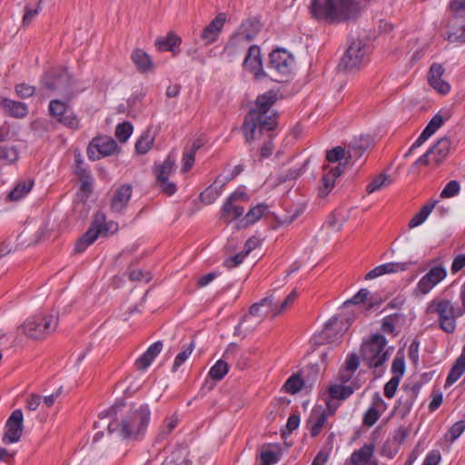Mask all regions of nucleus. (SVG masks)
Returning a JSON list of instances; mask_svg holds the SVG:
<instances>
[{
	"label": "nucleus",
	"mask_w": 465,
	"mask_h": 465,
	"mask_svg": "<svg viewBox=\"0 0 465 465\" xmlns=\"http://www.w3.org/2000/svg\"><path fill=\"white\" fill-rule=\"evenodd\" d=\"M99 417L113 418L108 423L109 433L117 432L124 440H140L146 433L151 411L146 403L127 404L124 400H117Z\"/></svg>",
	"instance_id": "1"
},
{
	"label": "nucleus",
	"mask_w": 465,
	"mask_h": 465,
	"mask_svg": "<svg viewBox=\"0 0 465 465\" xmlns=\"http://www.w3.org/2000/svg\"><path fill=\"white\" fill-rule=\"evenodd\" d=\"M276 101V94L268 92L256 99V109H252L245 116L242 133L247 143L260 139L264 132L271 133L276 125L274 114H268Z\"/></svg>",
	"instance_id": "2"
},
{
	"label": "nucleus",
	"mask_w": 465,
	"mask_h": 465,
	"mask_svg": "<svg viewBox=\"0 0 465 465\" xmlns=\"http://www.w3.org/2000/svg\"><path fill=\"white\" fill-rule=\"evenodd\" d=\"M310 9L315 19L331 24L355 20L361 11L355 0H312Z\"/></svg>",
	"instance_id": "3"
},
{
	"label": "nucleus",
	"mask_w": 465,
	"mask_h": 465,
	"mask_svg": "<svg viewBox=\"0 0 465 465\" xmlns=\"http://www.w3.org/2000/svg\"><path fill=\"white\" fill-rule=\"evenodd\" d=\"M387 340L381 334H371L364 340L361 346V358L364 364L373 370L375 376L380 377L384 371V363L389 359L386 349Z\"/></svg>",
	"instance_id": "4"
},
{
	"label": "nucleus",
	"mask_w": 465,
	"mask_h": 465,
	"mask_svg": "<svg viewBox=\"0 0 465 465\" xmlns=\"http://www.w3.org/2000/svg\"><path fill=\"white\" fill-rule=\"evenodd\" d=\"M57 324V315L37 314L26 319L19 329L30 339L42 340L54 332Z\"/></svg>",
	"instance_id": "5"
},
{
	"label": "nucleus",
	"mask_w": 465,
	"mask_h": 465,
	"mask_svg": "<svg viewBox=\"0 0 465 465\" xmlns=\"http://www.w3.org/2000/svg\"><path fill=\"white\" fill-rule=\"evenodd\" d=\"M428 312H435L438 315L439 327L446 333H453L456 330V320L463 314H460V306L455 308L451 301L448 299L433 300L430 302Z\"/></svg>",
	"instance_id": "6"
},
{
	"label": "nucleus",
	"mask_w": 465,
	"mask_h": 465,
	"mask_svg": "<svg viewBox=\"0 0 465 465\" xmlns=\"http://www.w3.org/2000/svg\"><path fill=\"white\" fill-rule=\"evenodd\" d=\"M449 8L453 15L446 25L447 39L450 42L465 43V0H450Z\"/></svg>",
	"instance_id": "7"
},
{
	"label": "nucleus",
	"mask_w": 465,
	"mask_h": 465,
	"mask_svg": "<svg viewBox=\"0 0 465 465\" xmlns=\"http://www.w3.org/2000/svg\"><path fill=\"white\" fill-rule=\"evenodd\" d=\"M269 313L273 314V295H269L260 302L253 303L250 307L249 314L244 315L239 325L235 328V332L241 333L242 324L249 322L252 317H255L257 321L245 328L246 331H252Z\"/></svg>",
	"instance_id": "8"
},
{
	"label": "nucleus",
	"mask_w": 465,
	"mask_h": 465,
	"mask_svg": "<svg viewBox=\"0 0 465 465\" xmlns=\"http://www.w3.org/2000/svg\"><path fill=\"white\" fill-rule=\"evenodd\" d=\"M403 392L398 399L392 411V414L405 418L412 409L413 403L421 389V383L418 381H409L403 387Z\"/></svg>",
	"instance_id": "9"
},
{
	"label": "nucleus",
	"mask_w": 465,
	"mask_h": 465,
	"mask_svg": "<svg viewBox=\"0 0 465 465\" xmlns=\"http://www.w3.org/2000/svg\"><path fill=\"white\" fill-rule=\"evenodd\" d=\"M366 45L361 40L353 41L339 64V69L351 72L359 69L364 62Z\"/></svg>",
	"instance_id": "10"
},
{
	"label": "nucleus",
	"mask_w": 465,
	"mask_h": 465,
	"mask_svg": "<svg viewBox=\"0 0 465 465\" xmlns=\"http://www.w3.org/2000/svg\"><path fill=\"white\" fill-rule=\"evenodd\" d=\"M49 113L56 118L57 122L71 129L79 127V120L73 110L60 100H52L49 103Z\"/></svg>",
	"instance_id": "11"
},
{
	"label": "nucleus",
	"mask_w": 465,
	"mask_h": 465,
	"mask_svg": "<svg viewBox=\"0 0 465 465\" xmlns=\"http://www.w3.org/2000/svg\"><path fill=\"white\" fill-rule=\"evenodd\" d=\"M450 144L449 137H441L430 150L416 160L414 165H428L430 162L440 163L449 154Z\"/></svg>",
	"instance_id": "12"
},
{
	"label": "nucleus",
	"mask_w": 465,
	"mask_h": 465,
	"mask_svg": "<svg viewBox=\"0 0 465 465\" xmlns=\"http://www.w3.org/2000/svg\"><path fill=\"white\" fill-rule=\"evenodd\" d=\"M118 146L112 137H95L87 148V154L90 160L96 161L102 157L114 153Z\"/></svg>",
	"instance_id": "13"
},
{
	"label": "nucleus",
	"mask_w": 465,
	"mask_h": 465,
	"mask_svg": "<svg viewBox=\"0 0 465 465\" xmlns=\"http://www.w3.org/2000/svg\"><path fill=\"white\" fill-rule=\"evenodd\" d=\"M24 416L21 410H15L12 412L5 423V432L3 437V442L5 444L17 442L23 433Z\"/></svg>",
	"instance_id": "14"
},
{
	"label": "nucleus",
	"mask_w": 465,
	"mask_h": 465,
	"mask_svg": "<svg viewBox=\"0 0 465 465\" xmlns=\"http://www.w3.org/2000/svg\"><path fill=\"white\" fill-rule=\"evenodd\" d=\"M175 167V159L172 155L164 160L155 170V175L163 192L168 195H172L176 192V186L173 183L168 181L169 175L173 172Z\"/></svg>",
	"instance_id": "15"
},
{
	"label": "nucleus",
	"mask_w": 465,
	"mask_h": 465,
	"mask_svg": "<svg viewBox=\"0 0 465 465\" xmlns=\"http://www.w3.org/2000/svg\"><path fill=\"white\" fill-rule=\"evenodd\" d=\"M447 276V272L442 266H435L431 268L421 279L419 281L415 292L420 294L429 293L439 282H440Z\"/></svg>",
	"instance_id": "16"
},
{
	"label": "nucleus",
	"mask_w": 465,
	"mask_h": 465,
	"mask_svg": "<svg viewBox=\"0 0 465 465\" xmlns=\"http://www.w3.org/2000/svg\"><path fill=\"white\" fill-rule=\"evenodd\" d=\"M345 170V164L339 163L334 167L329 165L323 166V174L321 180V185L318 190V195L321 198L326 197L335 185L336 179L341 175Z\"/></svg>",
	"instance_id": "17"
},
{
	"label": "nucleus",
	"mask_w": 465,
	"mask_h": 465,
	"mask_svg": "<svg viewBox=\"0 0 465 465\" xmlns=\"http://www.w3.org/2000/svg\"><path fill=\"white\" fill-rule=\"evenodd\" d=\"M292 64V56L283 49H276L270 54L269 69L281 74H287Z\"/></svg>",
	"instance_id": "18"
},
{
	"label": "nucleus",
	"mask_w": 465,
	"mask_h": 465,
	"mask_svg": "<svg viewBox=\"0 0 465 465\" xmlns=\"http://www.w3.org/2000/svg\"><path fill=\"white\" fill-rule=\"evenodd\" d=\"M225 21V14L219 13L215 18L213 19L211 23L203 28L200 35V39L203 42V45H207L217 40Z\"/></svg>",
	"instance_id": "19"
},
{
	"label": "nucleus",
	"mask_w": 465,
	"mask_h": 465,
	"mask_svg": "<svg viewBox=\"0 0 465 465\" xmlns=\"http://www.w3.org/2000/svg\"><path fill=\"white\" fill-rule=\"evenodd\" d=\"M133 193L130 184H123L118 187L112 195L110 208L113 213H122L127 206Z\"/></svg>",
	"instance_id": "20"
},
{
	"label": "nucleus",
	"mask_w": 465,
	"mask_h": 465,
	"mask_svg": "<svg viewBox=\"0 0 465 465\" xmlns=\"http://www.w3.org/2000/svg\"><path fill=\"white\" fill-rule=\"evenodd\" d=\"M386 409L387 403L379 392H375L372 397L371 406L364 413L363 424L368 427L373 426Z\"/></svg>",
	"instance_id": "21"
},
{
	"label": "nucleus",
	"mask_w": 465,
	"mask_h": 465,
	"mask_svg": "<svg viewBox=\"0 0 465 465\" xmlns=\"http://www.w3.org/2000/svg\"><path fill=\"white\" fill-rule=\"evenodd\" d=\"M44 85L50 91H57L64 93L70 84V78L65 71H62L58 74L48 73L43 79Z\"/></svg>",
	"instance_id": "22"
},
{
	"label": "nucleus",
	"mask_w": 465,
	"mask_h": 465,
	"mask_svg": "<svg viewBox=\"0 0 465 465\" xmlns=\"http://www.w3.org/2000/svg\"><path fill=\"white\" fill-rule=\"evenodd\" d=\"M444 72L445 69L440 64H433L429 72L430 84L441 94H446L450 91V84L441 79Z\"/></svg>",
	"instance_id": "23"
},
{
	"label": "nucleus",
	"mask_w": 465,
	"mask_h": 465,
	"mask_svg": "<svg viewBox=\"0 0 465 465\" xmlns=\"http://www.w3.org/2000/svg\"><path fill=\"white\" fill-rule=\"evenodd\" d=\"M245 69L250 70L256 77L263 75L262 68L261 50L257 45H252L242 64Z\"/></svg>",
	"instance_id": "24"
},
{
	"label": "nucleus",
	"mask_w": 465,
	"mask_h": 465,
	"mask_svg": "<svg viewBox=\"0 0 465 465\" xmlns=\"http://www.w3.org/2000/svg\"><path fill=\"white\" fill-rule=\"evenodd\" d=\"M408 269L407 262H387L381 264L371 270L366 275L365 280H373L384 274L397 273Z\"/></svg>",
	"instance_id": "25"
},
{
	"label": "nucleus",
	"mask_w": 465,
	"mask_h": 465,
	"mask_svg": "<svg viewBox=\"0 0 465 465\" xmlns=\"http://www.w3.org/2000/svg\"><path fill=\"white\" fill-rule=\"evenodd\" d=\"M375 446L372 443L364 444L359 450H355L346 462L351 465H364L371 462L373 458Z\"/></svg>",
	"instance_id": "26"
},
{
	"label": "nucleus",
	"mask_w": 465,
	"mask_h": 465,
	"mask_svg": "<svg viewBox=\"0 0 465 465\" xmlns=\"http://www.w3.org/2000/svg\"><path fill=\"white\" fill-rule=\"evenodd\" d=\"M163 342L158 341L151 344L149 348L135 361V366L138 370H146L156 356L163 350Z\"/></svg>",
	"instance_id": "27"
},
{
	"label": "nucleus",
	"mask_w": 465,
	"mask_h": 465,
	"mask_svg": "<svg viewBox=\"0 0 465 465\" xmlns=\"http://www.w3.org/2000/svg\"><path fill=\"white\" fill-rule=\"evenodd\" d=\"M0 106L12 117L24 118L28 114V107L22 102L3 98L0 101Z\"/></svg>",
	"instance_id": "28"
},
{
	"label": "nucleus",
	"mask_w": 465,
	"mask_h": 465,
	"mask_svg": "<svg viewBox=\"0 0 465 465\" xmlns=\"http://www.w3.org/2000/svg\"><path fill=\"white\" fill-rule=\"evenodd\" d=\"M35 181L32 178H25L17 181L15 187L9 192L7 197L10 201H19L28 194L33 186Z\"/></svg>",
	"instance_id": "29"
},
{
	"label": "nucleus",
	"mask_w": 465,
	"mask_h": 465,
	"mask_svg": "<svg viewBox=\"0 0 465 465\" xmlns=\"http://www.w3.org/2000/svg\"><path fill=\"white\" fill-rule=\"evenodd\" d=\"M182 39L173 32H169L166 36L157 37L155 45L159 51H170L175 53V47L179 46Z\"/></svg>",
	"instance_id": "30"
},
{
	"label": "nucleus",
	"mask_w": 465,
	"mask_h": 465,
	"mask_svg": "<svg viewBox=\"0 0 465 465\" xmlns=\"http://www.w3.org/2000/svg\"><path fill=\"white\" fill-rule=\"evenodd\" d=\"M327 421V414L325 411L318 412L313 411L307 420L312 437H316L322 430Z\"/></svg>",
	"instance_id": "31"
},
{
	"label": "nucleus",
	"mask_w": 465,
	"mask_h": 465,
	"mask_svg": "<svg viewBox=\"0 0 465 465\" xmlns=\"http://www.w3.org/2000/svg\"><path fill=\"white\" fill-rule=\"evenodd\" d=\"M244 213L243 206L234 202L227 201L224 203L222 208V218L231 222L241 217Z\"/></svg>",
	"instance_id": "32"
},
{
	"label": "nucleus",
	"mask_w": 465,
	"mask_h": 465,
	"mask_svg": "<svg viewBox=\"0 0 465 465\" xmlns=\"http://www.w3.org/2000/svg\"><path fill=\"white\" fill-rule=\"evenodd\" d=\"M465 371V356L460 355L451 367L445 386H450L456 382Z\"/></svg>",
	"instance_id": "33"
},
{
	"label": "nucleus",
	"mask_w": 465,
	"mask_h": 465,
	"mask_svg": "<svg viewBox=\"0 0 465 465\" xmlns=\"http://www.w3.org/2000/svg\"><path fill=\"white\" fill-rule=\"evenodd\" d=\"M132 60L140 72H147L152 67L150 56L141 49H136L133 52Z\"/></svg>",
	"instance_id": "34"
},
{
	"label": "nucleus",
	"mask_w": 465,
	"mask_h": 465,
	"mask_svg": "<svg viewBox=\"0 0 465 465\" xmlns=\"http://www.w3.org/2000/svg\"><path fill=\"white\" fill-rule=\"evenodd\" d=\"M358 387L352 385L334 384L329 388V394L332 399L345 400L349 398Z\"/></svg>",
	"instance_id": "35"
},
{
	"label": "nucleus",
	"mask_w": 465,
	"mask_h": 465,
	"mask_svg": "<svg viewBox=\"0 0 465 465\" xmlns=\"http://www.w3.org/2000/svg\"><path fill=\"white\" fill-rule=\"evenodd\" d=\"M435 203H429L425 204L419 213H417L412 219L409 222V228L412 229L422 224L430 213L432 212Z\"/></svg>",
	"instance_id": "36"
},
{
	"label": "nucleus",
	"mask_w": 465,
	"mask_h": 465,
	"mask_svg": "<svg viewBox=\"0 0 465 465\" xmlns=\"http://www.w3.org/2000/svg\"><path fill=\"white\" fill-rule=\"evenodd\" d=\"M280 451L272 450L271 446H263L260 454V465H273L280 460Z\"/></svg>",
	"instance_id": "37"
},
{
	"label": "nucleus",
	"mask_w": 465,
	"mask_h": 465,
	"mask_svg": "<svg viewBox=\"0 0 465 465\" xmlns=\"http://www.w3.org/2000/svg\"><path fill=\"white\" fill-rule=\"evenodd\" d=\"M392 183V178L387 174H380L375 177L366 188L368 193H372L376 191H379L384 187H387Z\"/></svg>",
	"instance_id": "38"
},
{
	"label": "nucleus",
	"mask_w": 465,
	"mask_h": 465,
	"mask_svg": "<svg viewBox=\"0 0 465 465\" xmlns=\"http://www.w3.org/2000/svg\"><path fill=\"white\" fill-rule=\"evenodd\" d=\"M229 371V364L223 359H221L215 362V364L210 369L209 376L215 381H221Z\"/></svg>",
	"instance_id": "39"
},
{
	"label": "nucleus",
	"mask_w": 465,
	"mask_h": 465,
	"mask_svg": "<svg viewBox=\"0 0 465 465\" xmlns=\"http://www.w3.org/2000/svg\"><path fill=\"white\" fill-rule=\"evenodd\" d=\"M268 206L263 203H259L248 211L244 216L246 224H252L256 223L267 211Z\"/></svg>",
	"instance_id": "40"
},
{
	"label": "nucleus",
	"mask_w": 465,
	"mask_h": 465,
	"mask_svg": "<svg viewBox=\"0 0 465 465\" xmlns=\"http://www.w3.org/2000/svg\"><path fill=\"white\" fill-rule=\"evenodd\" d=\"M367 149L365 144H359L358 141L351 143L346 151V163H349L354 158H360Z\"/></svg>",
	"instance_id": "41"
},
{
	"label": "nucleus",
	"mask_w": 465,
	"mask_h": 465,
	"mask_svg": "<svg viewBox=\"0 0 465 465\" xmlns=\"http://www.w3.org/2000/svg\"><path fill=\"white\" fill-rule=\"evenodd\" d=\"M153 140V136L149 132L143 134L135 143L137 153L141 154L146 153L152 148Z\"/></svg>",
	"instance_id": "42"
},
{
	"label": "nucleus",
	"mask_w": 465,
	"mask_h": 465,
	"mask_svg": "<svg viewBox=\"0 0 465 465\" xmlns=\"http://www.w3.org/2000/svg\"><path fill=\"white\" fill-rule=\"evenodd\" d=\"M195 344L193 341L190 342L187 348H185L183 351L179 352L173 361L172 371L175 372L178 371L181 365L184 363V361L189 358V356L192 354L193 351L194 350Z\"/></svg>",
	"instance_id": "43"
},
{
	"label": "nucleus",
	"mask_w": 465,
	"mask_h": 465,
	"mask_svg": "<svg viewBox=\"0 0 465 465\" xmlns=\"http://www.w3.org/2000/svg\"><path fill=\"white\" fill-rule=\"evenodd\" d=\"M178 420L175 417H170L165 420L163 425L160 428L157 440H163L167 438V436L172 433V431L175 429L177 426Z\"/></svg>",
	"instance_id": "44"
},
{
	"label": "nucleus",
	"mask_w": 465,
	"mask_h": 465,
	"mask_svg": "<svg viewBox=\"0 0 465 465\" xmlns=\"http://www.w3.org/2000/svg\"><path fill=\"white\" fill-rule=\"evenodd\" d=\"M297 298L296 290L292 291L285 300L279 305L275 303V298L273 297V316L279 315L283 312L289 306L292 304L294 300Z\"/></svg>",
	"instance_id": "45"
},
{
	"label": "nucleus",
	"mask_w": 465,
	"mask_h": 465,
	"mask_svg": "<svg viewBox=\"0 0 465 465\" xmlns=\"http://www.w3.org/2000/svg\"><path fill=\"white\" fill-rule=\"evenodd\" d=\"M18 159V152L15 147L1 146L0 161L5 164H10Z\"/></svg>",
	"instance_id": "46"
},
{
	"label": "nucleus",
	"mask_w": 465,
	"mask_h": 465,
	"mask_svg": "<svg viewBox=\"0 0 465 465\" xmlns=\"http://www.w3.org/2000/svg\"><path fill=\"white\" fill-rule=\"evenodd\" d=\"M133 133V125L129 122H124L116 126L115 136L122 143L127 141Z\"/></svg>",
	"instance_id": "47"
},
{
	"label": "nucleus",
	"mask_w": 465,
	"mask_h": 465,
	"mask_svg": "<svg viewBox=\"0 0 465 465\" xmlns=\"http://www.w3.org/2000/svg\"><path fill=\"white\" fill-rule=\"evenodd\" d=\"M304 385V381L297 375L290 377L284 384L287 392L294 394L300 391Z\"/></svg>",
	"instance_id": "48"
},
{
	"label": "nucleus",
	"mask_w": 465,
	"mask_h": 465,
	"mask_svg": "<svg viewBox=\"0 0 465 465\" xmlns=\"http://www.w3.org/2000/svg\"><path fill=\"white\" fill-rule=\"evenodd\" d=\"M346 151L341 146H337L331 150H328L326 153V160L330 163H338L342 159L346 160ZM347 164L346 163H344Z\"/></svg>",
	"instance_id": "49"
},
{
	"label": "nucleus",
	"mask_w": 465,
	"mask_h": 465,
	"mask_svg": "<svg viewBox=\"0 0 465 465\" xmlns=\"http://www.w3.org/2000/svg\"><path fill=\"white\" fill-rule=\"evenodd\" d=\"M391 372L393 374L392 377H398L399 380L401 379L405 372V361L403 355H400L399 353L396 355L391 364Z\"/></svg>",
	"instance_id": "50"
},
{
	"label": "nucleus",
	"mask_w": 465,
	"mask_h": 465,
	"mask_svg": "<svg viewBox=\"0 0 465 465\" xmlns=\"http://www.w3.org/2000/svg\"><path fill=\"white\" fill-rule=\"evenodd\" d=\"M445 119L444 117L440 114H436L429 122L427 126L424 128V132L428 134L430 136L434 134L437 130L444 124Z\"/></svg>",
	"instance_id": "51"
},
{
	"label": "nucleus",
	"mask_w": 465,
	"mask_h": 465,
	"mask_svg": "<svg viewBox=\"0 0 465 465\" xmlns=\"http://www.w3.org/2000/svg\"><path fill=\"white\" fill-rule=\"evenodd\" d=\"M464 430H465V420H461L455 422L451 426V428L450 429L446 437L450 441L453 442L463 433Z\"/></svg>",
	"instance_id": "52"
},
{
	"label": "nucleus",
	"mask_w": 465,
	"mask_h": 465,
	"mask_svg": "<svg viewBox=\"0 0 465 465\" xmlns=\"http://www.w3.org/2000/svg\"><path fill=\"white\" fill-rule=\"evenodd\" d=\"M460 186L458 181L452 180L450 181L443 190L440 193V197L442 198H450L458 194L460 192Z\"/></svg>",
	"instance_id": "53"
},
{
	"label": "nucleus",
	"mask_w": 465,
	"mask_h": 465,
	"mask_svg": "<svg viewBox=\"0 0 465 465\" xmlns=\"http://www.w3.org/2000/svg\"><path fill=\"white\" fill-rule=\"evenodd\" d=\"M370 292L362 288L352 298L343 302V307H348L351 304H361L367 301Z\"/></svg>",
	"instance_id": "54"
},
{
	"label": "nucleus",
	"mask_w": 465,
	"mask_h": 465,
	"mask_svg": "<svg viewBox=\"0 0 465 465\" xmlns=\"http://www.w3.org/2000/svg\"><path fill=\"white\" fill-rule=\"evenodd\" d=\"M35 88L27 84H19L15 86V93L21 98H28L35 94Z\"/></svg>",
	"instance_id": "55"
},
{
	"label": "nucleus",
	"mask_w": 465,
	"mask_h": 465,
	"mask_svg": "<svg viewBox=\"0 0 465 465\" xmlns=\"http://www.w3.org/2000/svg\"><path fill=\"white\" fill-rule=\"evenodd\" d=\"M75 174L80 179H89L90 173L86 169L84 161L80 158V155H75Z\"/></svg>",
	"instance_id": "56"
},
{
	"label": "nucleus",
	"mask_w": 465,
	"mask_h": 465,
	"mask_svg": "<svg viewBox=\"0 0 465 465\" xmlns=\"http://www.w3.org/2000/svg\"><path fill=\"white\" fill-rule=\"evenodd\" d=\"M246 257L247 256L242 252H241L232 257L225 259L223 265L228 269L234 268L240 265Z\"/></svg>",
	"instance_id": "57"
},
{
	"label": "nucleus",
	"mask_w": 465,
	"mask_h": 465,
	"mask_svg": "<svg viewBox=\"0 0 465 465\" xmlns=\"http://www.w3.org/2000/svg\"><path fill=\"white\" fill-rule=\"evenodd\" d=\"M400 381L398 377H392L385 385H384V395L387 398H392L395 395L397 388L399 386Z\"/></svg>",
	"instance_id": "58"
},
{
	"label": "nucleus",
	"mask_w": 465,
	"mask_h": 465,
	"mask_svg": "<svg viewBox=\"0 0 465 465\" xmlns=\"http://www.w3.org/2000/svg\"><path fill=\"white\" fill-rule=\"evenodd\" d=\"M194 161H195V154H193V151H185L183 155L182 171L183 173L188 172L193 165Z\"/></svg>",
	"instance_id": "59"
},
{
	"label": "nucleus",
	"mask_w": 465,
	"mask_h": 465,
	"mask_svg": "<svg viewBox=\"0 0 465 465\" xmlns=\"http://www.w3.org/2000/svg\"><path fill=\"white\" fill-rule=\"evenodd\" d=\"M440 459L441 457L439 450H431L427 454L422 465H438Z\"/></svg>",
	"instance_id": "60"
},
{
	"label": "nucleus",
	"mask_w": 465,
	"mask_h": 465,
	"mask_svg": "<svg viewBox=\"0 0 465 465\" xmlns=\"http://www.w3.org/2000/svg\"><path fill=\"white\" fill-rule=\"evenodd\" d=\"M465 267V254L457 255L451 264L450 271L453 274Z\"/></svg>",
	"instance_id": "61"
},
{
	"label": "nucleus",
	"mask_w": 465,
	"mask_h": 465,
	"mask_svg": "<svg viewBox=\"0 0 465 465\" xmlns=\"http://www.w3.org/2000/svg\"><path fill=\"white\" fill-rule=\"evenodd\" d=\"M359 357L357 354L355 353H351L348 358L346 359V361H345V366L344 368L348 369L349 371H353L355 372L356 370L358 369L359 367Z\"/></svg>",
	"instance_id": "62"
},
{
	"label": "nucleus",
	"mask_w": 465,
	"mask_h": 465,
	"mask_svg": "<svg viewBox=\"0 0 465 465\" xmlns=\"http://www.w3.org/2000/svg\"><path fill=\"white\" fill-rule=\"evenodd\" d=\"M218 193H213V186L208 187L203 193H201V200L206 203H212L218 196Z\"/></svg>",
	"instance_id": "63"
},
{
	"label": "nucleus",
	"mask_w": 465,
	"mask_h": 465,
	"mask_svg": "<svg viewBox=\"0 0 465 465\" xmlns=\"http://www.w3.org/2000/svg\"><path fill=\"white\" fill-rule=\"evenodd\" d=\"M419 346L418 341L414 340L409 347V357L413 363H417L419 361Z\"/></svg>",
	"instance_id": "64"
}]
</instances>
